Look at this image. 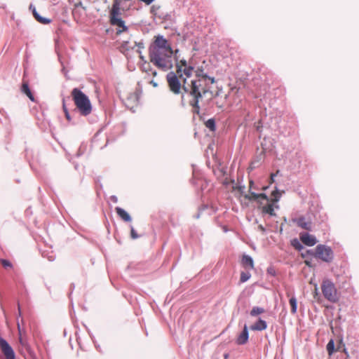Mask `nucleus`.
I'll return each instance as SVG.
<instances>
[{"label": "nucleus", "mask_w": 359, "mask_h": 359, "mask_svg": "<svg viewBox=\"0 0 359 359\" xmlns=\"http://www.w3.org/2000/svg\"><path fill=\"white\" fill-rule=\"evenodd\" d=\"M173 51L169 42L161 35L156 36L149 48L150 61L164 71L172 67Z\"/></svg>", "instance_id": "f257e3e1"}, {"label": "nucleus", "mask_w": 359, "mask_h": 359, "mask_svg": "<svg viewBox=\"0 0 359 359\" xmlns=\"http://www.w3.org/2000/svg\"><path fill=\"white\" fill-rule=\"evenodd\" d=\"M178 50H176L175 52V59L176 61L177 72H170L167 76L168 82L170 90L174 93H179L182 83V87L184 85L187 84V79H189L194 72V69L191 66L189 65L186 60H178L177 56Z\"/></svg>", "instance_id": "f03ea898"}, {"label": "nucleus", "mask_w": 359, "mask_h": 359, "mask_svg": "<svg viewBox=\"0 0 359 359\" xmlns=\"http://www.w3.org/2000/svg\"><path fill=\"white\" fill-rule=\"evenodd\" d=\"M208 82L213 83L215 80L213 78L202 76L198 79L192 80L190 84L188 83L187 84L184 83V91L189 93L194 98L193 100L190 102L194 107H198L199 99L208 91Z\"/></svg>", "instance_id": "7ed1b4c3"}, {"label": "nucleus", "mask_w": 359, "mask_h": 359, "mask_svg": "<svg viewBox=\"0 0 359 359\" xmlns=\"http://www.w3.org/2000/svg\"><path fill=\"white\" fill-rule=\"evenodd\" d=\"M72 95L80 113L83 116L88 115L92 111L91 103L88 97L77 88L72 90Z\"/></svg>", "instance_id": "20e7f679"}, {"label": "nucleus", "mask_w": 359, "mask_h": 359, "mask_svg": "<svg viewBox=\"0 0 359 359\" xmlns=\"http://www.w3.org/2000/svg\"><path fill=\"white\" fill-rule=\"evenodd\" d=\"M324 297L331 302H336L338 300L337 290L333 283L329 280H324L321 286Z\"/></svg>", "instance_id": "39448f33"}, {"label": "nucleus", "mask_w": 359, "mask_h": 359, "mask_svg": "<svg viewBox=\"0 0 359 359\" xmlns=\"http://www.w3.org/2000/svg\"><path fill=\"white\" fill-rule=\"evenodd\" d=\"M120 5H121V2L119 0H114L111 10V13H110L111 24L117 25L119 27L123 28L122 30H118L117 32L118 34H119L122 31L125 30L124 22L119 18Z\"/></svg>", "instance_id": "423d86ee"}, {"label": "nucleus", "mask_w": 359, "mask_h": 359, "mask_svg": "<svg viewBox=\"0 0 359 359\" xmlns=\"http://www.w3.org/2000/svg\"><path fill=\"white\" fill-rule=\"evenodd\" d=\"M316 256L323 261L329 262L332 258V252L330 248L319 245L316 247Z\"/></svg>", "instance_id": "0eeeda50"}, {"label": "nucleus", "mask_w": 359, "mask_h": 359, "mask_svg": "<svg viewBox=\"0 0 359 359\" xmlns=\"http://www.w3.org/2000/svg\"><path fill=\"white\" fill-rule=\"evenodd\" d=\"M0 347L6 359H15V353L13 348L2 339H0Z\"/></svg>", "instance_id": "6e6552de"}, {"label": "nucleus", "mask_w": 359, "mask_h": 359, "mask_svg": "<svg viewBox=\"0 0 359 359\" xmlns=\"http://www.w3.org/2000/svg\"><path fill=\"white\" fill-rule=\"evenodd\" d=\"M136 46L138 48L137 51L139 52V50L143 48V44L142 43H137L133 40L123 41L121 42V48L122 51H126L130 49H133Z\"/></svg>", "instance_id": "1a4fd4ad"}, {"label": "nucleus", "mask_w": 359, "mask_h": 359, "mask_svg": "<svg viewBox=\"0 0 359 359\" xmlns=\"http://www.w3.org/2000/svg\"><path fill=\"white\" fill-rule=\"evenodd\" d=\"M300 239L302 243L309 246H313L317 243L315 236L307 233H302L300 235Z\"/></svg>", "instance_id": "9d476101"}, {"label": "nucleus", "mask_w": 359, "mask_h": 359, "mask_svg": "<svg viewBox=\"0 0 359 359\" xmlns=\"http://www.w3.org/2000/svg\"><path fill=\"white\" fill-rule=\"evenodd\" d=\"M248 331L247 325H245L243 332L238 337L236 341L238 344H244L248 341Z\"/></svg>", "instance_id": "9b49d317"}, {"label": "nucleus", "mask_w": 359, "mask_h": 359, "mask_svg": "<svg viewBox=\"0 0 359 359\" xmlns=\"http://www.w3.org/2000/svg\"><path fill=\"white\" fill-rule=\"evenodd\" d=\"M29 9L32 10V13L35 18V19L39 22L40 23H42V24H48L50 22V20L48 18H43V17H41L39 13L36 12V8L32 6V5H30L29 6Z\"/></svg>", "instance_id": "f8f14e48"}, {"label": "nucleus", "mask_w": 359, "mask_h": 359, "mask_svg": "<svg viewBox=\"0 0 359 359\" xmlns=\"http://www.w3.org/2000/svg\"><path fill=\"white\" fill-rule=\"evenodd\" d=\"M116 212L118 214V215L121 218H122L124 221H126V222L131 221V217H130V215L126 211H125L123 209H122L119 207H117V208H116Z\"/></svg>", "instance_id": "ddd939ff"}, {"label": "nucleus", "mask_w": 359, "mask_h": 359, "mask_svg": "<svg viewBox=\"0 0 359 359\" xmlns=\"http://www.w3.org/2000/svg\"><path fill=\"white\" fill-rule=\"evenodd\" d=\"M266 327V323L264 320L259 319L256 323H255L253 325L250 327V329L252 330L261 331L265 330Z\"/></svg>", "instance_id": "4468645a"}, {"label": "nucleus", "mask_w": 359, "mask_h": 359, "mask_svg": "<svg viewBox=\"0 0 359 359\" xmlns=\"http://www.w3.org/2000/svg\"><path fill=\"white\" fill-rule=\"evenodd\" d=\"M242 263L244 266H249L250 269H252L254 266L252 259L248 255H244L242 259Z\"/></svg>", "instance_id": "2eb2a0df"}, {"label": "nucleus", "mask_w": 359, "mask_h": 359, "mask_svg": "<svg viewBox=\"0 0 359 359\" xmlns=\"http://www.w3.org/2000/svg\"><path fill=\"white\" fill-rule=\"evenodd\" d=\"M284 193V191H280L277 189H276L271 194V201L273 203H277L280 198L281 197L282 194Z\"/></svg>", "instance_id": "dca6fc26"}, {"label": "nucleus", "mask_w": 359, "mask_h": 359, "mask_svg": "<svg viewBox=\"0 0 359 359\" xmlns=\"http://www.w3.org/2000/svg\"><path fill=\"white\" fill-rule=\"evenodd\" d=\"M274 208H278V206L274 205V203H272L268 204L267 205L263 207V211L266 213L271 215H274Z\"/></svg>", "instance_id": "f3484780"}, {"label": "nucleus", "mask_w": 359, "mask_h": 359, "mask_svg": "<svg viewBox=\"0 0 359 359\" xmlns=\"http://www.w3.org/2000/svg\"><path fill=\"white\" fill-rule=\"evenodd\" d=\"M290 305L291 306V312L292 313H296L297 309V302L295 297H292L290 299Z\"/></svg>", "instance_id": "a211bd4d"}, {"label": "nucleus", "mask_w": 359, "mask_h": 359, "mask_svg": "<svg viewBox=\"0 0 359 359\" xmlns=\"http://www.w3.org/2000/svg\"><path fill=\"white\" fill-rule=\"evenodd\" d=\"M264 312V309L263 308L255 306V307H253L252 309L251 310L250 315L252 316H256L257 315L263 313Z\"/></svg>", "instance_id": "6ab92c4d"}, {"label": "nucleus", "mask_w": 359, "mask_h": 359, "mask_svg": "<svg viewBox=\"0 0 359 359\" xmlns=\"http://www.w3.org/2000/svg\"><path fill=\"white\" fill-rule=\"evenodd\" d=\"M327 351L329 355H332L334 352V343L332 339L330 340V341L327 344Z\"/></svg>", "instance_id": "aec40b11"}, {"label": "nucleus", "mask_w": 359, "mask_h": 359, "mask_svg": "<svg viewBox=\"0 0 359 359\" xmlns=\"http://www.w3.org/2000/svg\"><path fill=\"white\" fill-rule=\"evenodd\" d=\"M22 90L29 97L31 100H34L31 91L29 89L28 85L27 83H24L22 85Z\"/></svg>", "instance_id": "412c9836"}, {"label": "nucleus", "mask_w": 359, "mask_h": 359, "mask_svg": "<svg viewBox=\"0 0 359 359\" xmlns=\"http://www.w3.org/2000/svg\"><path fill=\"white\" fill-rule=\"evenodd\" d=\"M205 126L208 128L210 130H215V121L213 119H209L205 122Z\"/></svg>", "instance_id": "4be33fe9"}, {"label": "nucleus", "mask_w": 359, "mask_h": 359, "mask_svg": "<svg viewBox=\"0 0 359 359\" xmlns=\"http://www.w3.org/2000/svg\"><path fill=\"white\" fill-rule=\"evenodd\" d=\"M250 278V274L248 272H242L241 274V281L244 283L249 280Z\"/></svg>", "instance_id": "5701e85b"}, {"label": "nucleus", "mask_w": 359, "mask_h": 359, "mask_svg": "<svg viewBox=\"0 0 359 359\" xmlns=\"http://www.w3.org/2000/svg\"><path fill=\"white\" fill-rule=\"evenodd\" d=\"M244 199H250V200H257L259 198V194H257L255 193H251L250 196L245 195L243 196H241Z\"/></svg>", "instance_id": "b1692460"}, {"label": "nucleus", "mask_w": 359, "mask_h": 359, "mask_svg": "<svg viewBox=\"0 0 359 359\" xmlns=\"http://www.w3.org/2000/svg\"><path fill=\"white\" fill-rule=\"evenodd\" d=\"M62 108H63V110H64V112L65 114V116H66L67 119L70 121L71 118H70L69 114V112L67 111V109L66 107L65 102L64 100L62 101Z\"/></svg>", "instance_id": "393cba45"}, {"label": "nucleus", "mask_w": 359, "mask_h": 359, "mask_svg": "<svg viewBox=\"0 0 359 359\" xmlns=\"http://www.w3.org/2000/svg\"><path fill=\"white\" fill-rule=\"evenodd\" d=\"M292 245L298 249V250H301L302 248V245L299 243V242L297 240V239H294L292 241Z\"/></svg>", "instance_id": "a878e982"}, {"label": "nucleus", "mask_w": 359, "mask_h": 359, "mask_svg": "<svg viewBox=\"0 0 359 359\" xmlns=\"http://www.w3.org/2000/svg\"><path fill=\"white\" fill-rule=\"evenodd\" d=\"M299 226H302L304 229H309V225L306 222H303L302 219H299L298 222Z\"/></svg>", "instance_id": "bb28decb"}, {"label": "nucleus", "mask_w": 359, "mask_h": 359, "mask_svg": "<svg viewBox=\"0 0 359 359\" xmlns=\"http://www.w3.org/2000/svg\"><path fill=\"white\" fill-rule=\"evenodd\" d=\"M130 234H131V237L133 239L138 238V235L137 234V233L135 232V231L133 226H131V229H130Z\"/></svg>", "instance_id": "cd10ccee"}, {"label": "nucleus", "mask_w": 359, "mask_h": 359, "mask_svg": "<svg viewBox=\"0 0 359 359\" xmlns=\"http://www.w3.org/2000/svg\"><path fill=\"white\" fill-rule=\"evenodd\" d=\"M1 263H2V264H3V266L4 267H10V266H11V263L8 261H7V260L3 259V260H1Z\"/></svg>", "instance_id": "c85d7f7f"}, {"label": "nucleus", "mask_w": 359, "mask_h": 359, "mask_svg": "<svg viewBox=\"0 0 359 359\" xmlns=\"http://www.w3.org/2000/svg\"><path fill=\"white\" fill-rule=\"evenodd\" d=\"M263 198V199H264V200H266L267 201H269V198H268L267 196L265 194H259V198Z\"/></svg>", "instance_id": "c756f323"}, {"label": "nucleus", "mask_w": 359, "mask_h": 359, "mask_svg": "<svg viewBox=\"0 0 359 359\" xmlns=\"http://www.w3.org/2000/svg\"><path fill=\"white\" fill-rule=\"evenodd\" d=\"M318 295V287L317 284H314V297Z\"/></svg>", "instance_id": "7c9ffc66"}, {"label": "nucleus", "mask_w": 359, "mask_h": 359, "mask_svg": "<svg viewBox=\"0 0 359 359\" xmlns=\"http://www.w3.org/2000/svg\"><path fill=\"white\" fill-rule=\"evenodd\" d=\"M75 6H76V8H78V7H81L82 8L85 9V8H84V7H83V4H82L81 1H79V2L76 3V4H75Z\"/></svg>", "instance_id": "2f4dec72"}, {"label": "nucleus", "mask_w": 359, "mask_h": 359, "mask_svg": "<svg viewBox=\"0 0 359 359\" xmlns=\"http://www.w3.org/2000/svg\"><path fill=\"white\" fill-rule=\"evenodd\" d=\"M150 84H151L154 87H157L158 86V83L156 82L154 80H151L150 81Z\"/></svg>", "instance_id": "473e14b6"}, {"label": "nucleus", "mask_w": 359, "mask_h": 359, "mask_svg": "<svg viewBox=\"0 0 359 359\" xmlns=\"http://www.w3.org/2000/svg\"><path fill=\"white\" fill-rule=\"evenodd\" d=\"M275 176H276V175H275V174H272V175H271V182H270V183H273V181H274V177H275Z\"/></svg>", "instance_id": "72a5a7b5"}, {"label": "nucleus", "mask_w": 359, "mask_h": 359, "mask_svg": "<svg viewBox=\"0 0 359 359\" xmlns=\"http://www.w3.org/2000/svg\"><path fill=\"white\" fill-rule=\"evenodd\" d=\"M146 66H149V65L145 62L144 65H143V67H142L143 70L145 71V72L147 71Z\"/></svg>", "instance_id": "f704fd0d"}, {"label": "nucleus", "mask_w": 359, "mask_h": 359, "mask_svg": "<svg viewBox=\"0 0 359 359\" xmlns=\"http://www.w3.org/2000/svg\"><path fill=\"white\" fill-rule=\"evenodd\" d=\"M305 264H306L307 266H311V263H310V262H309V261L306 260V261H305Z\"/></svg>", "instance_id": "c9c22d12"}, {"label": "nucleus", "mask_w": 359, "mask_h": 359, "mask_svg": "<svg viewBox=\"0 0 359 359\" xmlns=\"http://www.w3.org/2000/svg\"><path fill=\"white\" fill-rule=\"evenodd\" d=\"M151 74H152L154 76H156V71H152V72H151Z\"/></svg>", "instance_id": "e433bc0d"}]
</instances>
